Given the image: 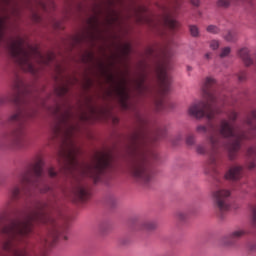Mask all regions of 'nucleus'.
Instances as JSON below:
<instances>
[{"label":"nucleus","instance_id":"f257e3e1","mask_svg":"<svg viewBox=\"0 0 256 256\" xmlns=\"http://www.w3.org/2000/svg\"><path fill=\"white\" fill-rule=\"evenodd\" d=\"M227 117L229 120L222 119L219 125L209 121L206 126L198 125L196 127L197 133L208 135L207 139L211 147L207 164L210 171L207 173H217V166L219 165V159H221L219 148L223 145V139H229L230 143L227 145L228 157L230 161H234L241 149V141L253 139L254 137L256 131V110H253L246 119V125L249 127L247 132L233 124L237 121V112L230 111Z\"/></svg>","mask_w":256,"mask_h":256},{"label":"nucleus","instance_id":"f03ea898","mask_svg":"<svg viewBox=\"0 0 256 256\" xmlns=\"http://www.w3.org/2000/svg\"><path fill=\"white\" fill-rule=\"evenodd\" d=\"M71 112H67L62 118V125L58 124L54 128L55 137H62L64 147L60 150L59 155L64 159V171L74 173L79 171L84 177L93 179L94 183H99L101 177L113 169V155L109 152H97L91 164H80L77 159L79 155V148L73 142V134L75 133V126L69 123L71 119Z\"/></svg>","mask_w":256,"mask_h":256},{"label":"nucleus","instance_id":"7ed1b4c3","mask_svg":"<svg viewBox=\"0 0 256 256\" xmlns=\"http://www.w3.org/2000/svg\"><path fill=\"white\" fill-rule=\"evenodd\" d=\"M147 134L145 130H138L131 137V149L134 159L130 165V173L136 181L143 185H149L153 181V170L149 167V157L159 159L157 152L147 153Z\"/></svg>","mask_w":256,"mask_h":256},{"label":"nucleus","instance_id":"20e7f679","mask_svg":"<svg viewBox=\"0 0 256 256\" xmlns=\"http://www.w3.org/2000/svg\"><path fill=\"white\" fill-rule=\"evenodd\" d=\"M217 80L213 77H206L201 83V93L203 100L192 103L188 108V115L195 119L206 117L209 121L215 119L216 115L221 114L220 106L223 100L215 93Z\"/></svg>","mask_w":256,"mask_h":256},{"label":"nucleus","instance_id":"39448f33","mask_svg":"<svg viewBox=\"0 0 256 256\" xmlns=\"http://www.w3.org/2000/svg\"><path fill=\"white\" fill-rule=\"evenodd\" d=\"M43 160L38 158V160L31 164L26 170H24L19 176V184L13 185L9 189V200L7 201V207H11L13 201H18L21 195V186L28 185L39 193H49L51 188L47 185V180L45 179V172H43Z\"/></svg>","mask_w":256,"mask_h":256},{"label":"nucleus","instance_id":"423d86ee","mask_svg":"<svg viewBox=\"0 0 256 256\" xmlns=\"http://www.w3.org/2000/svg\"><path fill=\"white\" fill-rule=\"evenodd\" d=\"M8 53L15 63H17L22 71L28 73H35V66H33V59H40L43 61V54L39 52L37 47L25 44L22 38L11 40L7 45Z\"/></svg>","mask_w":256,"mask_h":256},{"label":"nucleus","instance_id":"0eeeda50","mask_svg":"<svg viewBox=\"0 0 256 256\" xmlns=\"http://www.w3.org/2000/svg\"><path fill=\"white\" fill-rule=\"evenodd\" d=\"M36 115L37 110L28 107L23 110H18L16 113L9 117L8 123H14L17 125V128L8 137V141L12 143L14 147H23V140L25 137V128L27 127V123H29L31 119H35Z\"/></svg>","mask_w":256,"mask_h":256},{"label":"nucleus","instance_id":"6e6552de","mask_svg":"<svg viewBox=\"0 0 256 256\" xmlns=\"http://www.w3.org/2000/svg\"><path fill=\"white\" fill-rule=\"evenodd\" d=\"M210 197L214 209L219 215H223V213H227L231 209V202L229 200L231 199V190L216 186L211 190Z\"/></svg>","mask_w":256,"mask_h":256},{"label":"nucleus","instance_id":"1a4fd4ad","mask_svg":"<svg viewBox=\"0 0 256 256\" xmlns=\"http://www.w3.org/2000/svg\"><path fill=\"white\" fill-rule=\"evenodd\" d=\"M167 71H169L168 62H159L156 65V68H155L156 77L164 93L169 92V89L171 87V76L169 75V73H167Z\"/></svg>","mask_w":256,"mask_h":256},{"label":"nucleus","instance_id":"9d476101","mask_svg":"<svg viewBox=\"0 0 256 256\" xmlns=\"http://www.w3.org/2000/svg\"><path fill=\"white\" fill-rule=\"evenodd\" d=\"M11 101L19 105L23 101V82L19 79L16 80L13 86Z\"/></svg>","mask_w":256,"mask_h":256},{"label":"nucleus","instance_id":"9b49d317","mask_svg":"<svg viewBox=\"0 0 256 256\" xmlns=\"http://www.w3.org/2000/svg\"><path fill=\"white\" fill-rule=\"evenodd\" d=\"M228 181H239L243 177V166L233 165L224 175Z\"/></svg>","mask_w":256,"mask_h":256},{"label":"nucleus","instance_id":"f8f14e48","mask_svg":"<svg viewBox=\"0 0 256 256\" xmlns=\"http://www.w3.org/2000/svg\"><path fill=\"white\" fill-rule=\"evenodd\" d=\"M146 81L147 72H142L139 74L134 82L135 89L140 95H143L146 91H149V87L147 86V84H145Z\"/></svg>","mask_w":256,"mask_h":256},{"label":"nucleus","instance_id":"ddd939ff","mask_svg":"<svg viewBox=\"0 0 256 256\" xmlns=\"http://www.w3.org/2000/svg\"><path fill=\"white\" fill-rule=\"evenodd\" d=\"M245 233L246 232L244 230H236L232 232L230 235L222 239V245H226V246L233 245L235 241H237V239H241V237H243Z\"/></svg>","mask_w":256,"mask_h":256},{"label":"nucleus","instance_id":"4468645a","mask_svg":"<svg viewBox=\"0 0 256 256\" xmlns=\"http://www.w3.org/2000/svg\"><path fill=\"white\" fill-rule=\"evenodd\" d=\"M116 93L120 97V101L124 109H127V101L129 100V91H127V86L125 84H119L116 87Z\"/></svg>","mask_w":256,"mask_h":256},{"label":"nucleus","instance_id":"2eb2a0df","mask_svg":"<svg viewBox=\"0 0 256 256\" xmlns=\"http://www.w3.org/2000/svg\"><path fill=\"white\" fill-rule=\"evenodd\" d=\"M73 194L77 201H87V199H89V190L83 185L77 186Z\"/></svg>","mask_w":256,"mask_h":256},{"label":"nucleus","instance_id":"dca6fc26","mask_svg":"<svg viewBox=\"0 0 256 256\" xmlns=\"http://www.w3.org/2000/svg\"><path fill=\"white\" fill-rule=\"evenodd\" d=\"M238 55L242 59L243 63L246 65V67H250V65H253V59L251 58L249 48L240 49L238 51Z\"/></svg>","mask_w":256,"mask_h":256},{"label":"nucleus","instance_id":"f3484780","mask_svg":"<svg viewBox=\"0 0 256 256\" xmlns=\"http://www.w3.org/2000/svg\"><path fill=\"white\" fill-rule=\"evenodd\" d=\"M163 23L166 27H169V29H177L179 27V23L171 17V14L164 16Z\"/></svg>","mask_w":256,"mask_h":256},{"label":"nucleus","instance_id":"a211bd4d","mask_svg":"<svg viewBox=\"0 0 256 256\" xmlns=\"http://www.w3.org/2000/svg\"><path fill=\"white\" fill-rule=\"evenodd\" d=\"M142 229L144 231H153L157 229V222L155 221H145L142 223Z\"/></svg>","mask_w":256,"mask_h":256},{"label":"nucleus","instance_id":"6ab92c4d","mask_svg":"<svg viewBox=\"0 0 256 256\" xmlns=\"http://www.w3.org/2000/svg\"><path fill=\"white\" fill-rule=\"evenodd\" d=\"M188 28H189L191 37H195V38L201 37V31L199 30V26L189 25Z\"/></svg>","mask_w":256,"mask_h":256},{"label":"nucleus","instance_id":"aec40b11","mask_svg":"<svg viewBox=\"0 0 256 256\" xmlns=\"http://www.w3.org/2000/svg\"><path fill=\"white\" fill-rule=\"evenodd\" d=\"M167 136V128L165 126L159 127L156 131V141L159 139H165Z\"/></svg>","mask_w":256,"mask_h":256},{"label":"nucleus","instance_id":"412c9836","mask_svg":"<svg viewBox=\"0 0 256 256\" xmlns=\"http://www.w3.org/2000/svg\"><path fill=\"white\" fill-rule=\"evenodd\" d=\"M195 143H197V137L195 136V134H187L186 145L188 147H194Z\"/></svg>","mask_w":256,"mask_h":256},{"label":"nucleus","instance_id":"4be33fe9","mask_svg":"<svg viewBox=\"0 0 256 256\" xmlns=\"http://www.w3.org/2000/svg\"><path fill=\"white\" fill-rule=\"evenodd\" d=\"M207 33H212L213 35H217L221 30L216 25H209L206 28Z\"/></svg>","mask_w":256,"mask_h":256},{"label":"nucleus","instance_id":"5701e85b","mask_svg":"<svg viewBox=\"0 0 256 256\" xmlns=\"http://www.w3.org/2000/svg\"><path fill=\"white\" fill-rule=\"evenodd\" d=\"M196 152L199 155H205L207 153V147H205V144H199L196 146Z\"/></svg>","mask_w":256,"mask_h":256},{"label":"nucleus","instance_id":"b1692460","mask_svg":"<svg viewBox=\"0 0 256 256\" xmlns=\"http://www.w3.org/2000/svg\"><path fill=\"white\" fill-rule=\"evenodd\" d=\"M218 7H222L223 9H227L231 5L230 0H218L217 2Z\"/></svg>","mask_w":256,"mask_h":256},{"label":"nucleus","instance_id":"393cba45","mask_svg":"<svg viewBox=\"0 0 256 256\" xmlns=\"http://www.w3.org/2000/svg\"><path fill=\"white\" fill-rule=\"evenodd\" d=\"M224 39L229 42L235 41V32L228 31L226 35H224Z\"/></svg>","mask_w":256,"mask_h":256},{"label":"nucleus","instance_id":"a878e982","mask_svg":"<svg viewBox=\"0 0 256 256\" xmlns=\"http://www.w3.org/2000/svg\"><path fill=\"white\" fill-rule=\"evenodd\" d=\"M229 53H231V48H230V47H224V48L221 50L220 57H221V58L227 57V56H229Z\"/></svg>","mask_w":256,"mask_h":256},{"label":"nucleus","instance_id":"bb28decb","mask_svg":"<svg viewBox=\"0 0 256 256\" xmlns=\"http://www.w3.org/2000/svg\"><path fill=\"white\" fill-rule=\"evenodd\" d=\"M247 80V72L245 71H241L238 73V81H240V83H243V81Z\"/></svg>","mask_w":256,"mask_h":256},{"label":"nucleus","instance_id":"cd10ccee","mask_svg":"<svg viewBox=\"0 0 256 256\" xmlns=\"http://www.w3.org/2000/svg\"><path fill=\"white\" fill-rule=\"evenodd\" d=\"M210 49H213V51H216V49H219V41L217 40L210 41Z\"/></svg>","mask_w":256,"mask_h":256},{"label":"nucleus","instance_id":"c85d7f7f","mask_svg":"<svg viewBox=\"0 0 256 256\" xmlns=\"http://www.w3.org/2000/svg\"><path fill=\"white\" fill-rule=\"evenodd\" d=\"M247 155L248 157H256V145L248 149Z\"/></svg>","mask_w":256,"mask_h":256},{"label":"nucleus","instance_id":"c756f323","mask_svg":"<svg viewBox=\"0 0 256 256\" xmlns=\"http://www.w3.org/2000/svg\"><path fill=\"white\" fill-rule=\"evenodd\" d=\"M252 212V223L256 226V205L251 207Z\"/></svg>","mask_w":256,"mask_h":256},{"label":"nucleus","instance_id":"7c9ffc66","mask_svg":"<svg viewBox=\"0 0 256 256\" xmlns=\"http://www.w3.org/2000/svg\"><path fill=\"white\" fill-rule=\"evenodd\" d=\"M5 35V25L3 24V21L0 20V41L3 39Z\"/></svg>","mask_w":256,"mask_h":256},{"label":"nucleus","instance_id":"2f4dec72","mask_svg":"<svg viewBox=\"0 0 256 256\" xmlns=\"http://www.w3.org/2000/svg\"><path fill=\"white\" fill-rule=\"evenodd\" d=\"M177 217L179 221H185V219H187V213H185L184 211H179Z\"/></svg>","mask_w":256,"mask_h":256},{"label":"nucleus","instance_id":"473e14b6","mask_svg":"<svg viewBox=\"0 0 256 256\" xmlns=\"http://www.w3.org/2000/svg\"><path fill=\"white\" fill-rule=\"evenodd\" d=\"M138 123H140L142 127H145V125H147V120H145V118L142 116H138Z\"/></svg>","mask_w":256,"mask_h":256},{"label":"nucleus","instance_id":"72a5a7b5","mask_svg":"<svg viewBox=\"0 0 256 256\" xmlns=\"http://www.w3.org/2000/svg\"><path fill=\"white\" fill-rule=\"evenodd\" d=\"M48 175H49V177H57V173L55 172V169H53V168L48 169Z\"/></svg>","mask_w":256,"mask_h":256},{"label":"nucleus","instance_id":"f704fd0d","mask_svg":"<svg viewBox=\"0 0 256 256\" xmlns=\"http://www.w3.org/2000/svg\"><path fill=\"white\" fill-rule=\"evenodd\" d=\"M156 109H157L158 111H161V110L163 109V101H162V100H160V101L157 102V104H156Z\"/></svg>","mask_w":256,"mask_h":256},{"label":"nucleus","instance_id":"c9c22d12","mask_svg":"<svg viewBox=\"0 0 256 256\" xmlns=\"http://www.w3.org/2000/svg\"><path fill=\"white\" fill-rule=\"evenodd\" d=\"M190 3L194 5V7H199L200 1L199 0H190Z\"/></svg>","mask_w":256,"mask_h":256},{"label":"nucleus","instance_id":"e433bc0d","mask_svg":"<svg viewBox=\"0 0 256 256\" xmlns=\"http://www.w3.org/2000/svg\"><path fill=\"white\" fill-rule=\"evenodd\" d=\"M213 56V54L211 52H208L204 55V59H206V61H209L211 59V57Z\"/></svg>","mask_w":256,"mask_h":256},{"label":"nucleus","instance_id":"4c0bfd02","mask_svg":"<svg viewBox=\"0 0 256 256\" xmlns=\"http://www.w3.org/2000/svg\"><path fill=\"white\" fill-rule=\"evenodd\" d=\"M255 167H256L255 161H252V162H250V163L248 164V169H255Z\"/></svg>","mask_w":256,"mask_h":256},{"label":"nucleus","instance_id":"58836bf2","mask_svg":"<svg viewBox=\"0 0 256 256\" xmlns=\"http://www.w3.org/2000/svg\"><path fill=\"white\" fill-rule=\"evenodd\" d=\"M186 69H187L188 73H191V71H193V67H191V66H187Z\"/></svg>","mask_w":256,"mask_h":256},{"label":"nucleus","instance_id":"ea45409f","mask_svg":"<svg viewBox=\"0 0 256 256\" xmlns=\"http://www.w3.org/2000/svg\"><path fill=\"white\" fill-rule=\"evenodd\" d=\"M108 79H109L110 81H113V79H114L113 75L110 74V75L108 76Z\"/></svg>","mask_w":256,"mask_h":256},{"label":"nucleus","instance_id":"a19ab883","mask_svg":"<svg viewBox=\"0 0 256 256\" xmlns=\"http://www.w3.org/2000/svg\"><path fill=\"white\" fill-rule=\"evenodd\" d=\"M62 93H67V88L66 87H62Z\"/></svg>","mask_w":256,"mask_h":256},{"label":"nucleus","instance_id":"79ce46f5","mask_svg":"<svg viewBox=\"0 0 256 256\" xmlns=\"http://www.w3.org/2000/svg\"><path fill=\"white\" fill-rule=\"evenodd\" d=\"M250 249L252 250V251H255V249H256V246H252V247H250Z\"/></svg>","mask_w":256,"mask_h":256},{"label":"nucleus","instance_id":"37998d69","mask_svg":"<svg viewBox=\"0 0 256 256\" xmlns=\"http://www.w3.org/2000/svg\"><path fill=\"white\" fill-rule=\"evenodd\" d=\"M64 240L67 241V236H64Z\"/></svg>","mask_w":256,"mask_h":256}]
</instances>
